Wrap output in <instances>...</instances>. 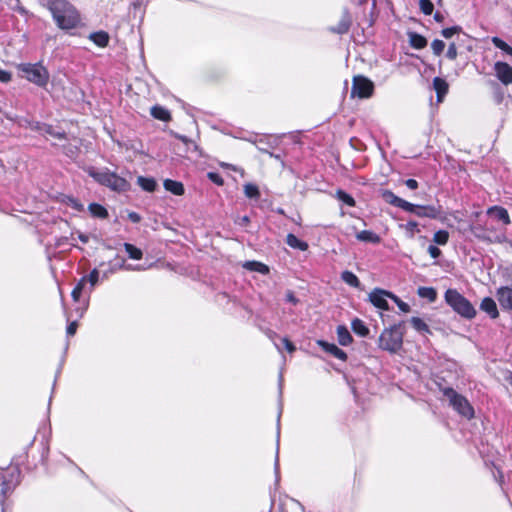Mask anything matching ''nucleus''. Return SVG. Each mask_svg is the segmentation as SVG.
<instances>
[{"label": "nucleus", "instance_id": "1", "mask_svg": "<svg viewBox=\"0 0 512 512\" xmlns=\"http://www.w3.org/2000/svg\"><path fill=\"white\" fill-rule=\"evenodd\" d=\"M47 9L61 30L76 29L81 25V14L68 0H47Z\"/></svg>", "mask_w": 512, "mask_h": 512}, {"label": "nucleus", "instance_id": "2", "mask_svg": "<svg viewBox=\"0 0 512 512\" xmlns=\"http://www.w3.org/2000/svg\"><path fill=\"white\" fill-rule=\"evenodd\" d=\"M86 173L92 177L98 184L108 187L118 193L130 190V183L115 172H111L108 168L98 171L95 167L89 166L85 169Z\"/></svg>", "mask_w": 512, "mask_h": 512}, {"label": "nucleus", "instance_id": "3", "mask_svg": "<svg viewBox=\"0 0 512 512\" xmlns=\"http://www.w3.org/2000/svg\"><path fill=\"white\" fill-rule=\"evenodd\" d=\"M378 345L382 350L397 353L403 345V329L401 322L384 329L379 336Z\"/></svg>", "mask_w": 512, "mask_h": 512}, {"label": "nucleus", "instance_id": "4", "mask_svg": "<svg viewBox=\"0 0 512 512\" xmlns=\"http://www.w3.org/2000/svg\"><path fill=\"white\" fill-rule=\"evenodd\" d=\"M446 303L460 316L471 319L476 316V310L471 302L456 289H448L445 292Z\"/></svg>", "mask_w": 512, "mask_h": 512}, {"label": "nucleus", "instance_id": "5", "mask_svg": "<svg viewBox=\"0 0 512 512\" xmlns=\"http://www.w3.org/2000/svg\"><path fill=\"white\" fill-rule=\"evenodd\" d=\"M441 391L457 413L467 419H472L474 417V409L466 397L457 393L451 387L441 388Z\"/></svg>", "mask_w": 512, "mask_h": 512}, {"label": "nucleus", "instance_id": "6", "mask_svg": "<svg viewBox=\"0 0 512 512\" xmlns=\"http://www.w3.org/2000/svg\"><path fill=\"white\" fill-rule=\"evenodd\" d=\"M22 76L39 87H44L49 81L48 70L40 63H22L18 66Z\"/></svg>", "mask_w": 512, "mask_h": 512}, {"label": "nucleus", "instance_id": "7", "mask_svg": "<svg viewBox=\"0 0 512 512\" xmlns=\"http://www.w3.org/2000/svg\"><path fill=\"white\" fill-rule=\"evenodd\" d=\"M374 83L363 75H355L352 79L351 97L370 98L374 93Z\"/></svg>", "mask_w": 512, "mask_h": 512}, {"label": "nucleus", "instance_id": "8", "mask_svg": "<svg viewBox=\"0 0 512 512\" xmlns=\"http://www.w3.org/2000/svg\"><path fill=\"white\" fill-rule=\"evenodd\" d=\"M406 212L415 214L418 217H427L436 219L439 217L441 211L433 205H416L409 202Z\"/></svg>", "mask_w": 512, "mask_h": 512}, {"label": "nucleus", "instance_id": "9", "mask_svg": "<svg viewBox=\"0 0 512 512\" xmlns=\"http://www.w3.org/2000/svg\"><path fill=\"white\" fill-rule=\"evenodd\" d=\"M352 22H353V18H352L351 13L347 8H345V9H343V11L341 13L339 22L334 26H330L328 28V31L333 34H338V35L346 34L349 32V30L352 26Z\"/></svg>", "mask_w": 512, "mask_h": 512}, {"label": "nucleus", "instance_id": "10", "mask_svg": "<svg viewBox=\"0 0 512 512\" xmlns=\"http://www.w3.org/2000/svg\"><path fill=\"white\" fill-rule=\"evenodd\" d=\"M494 72L497 79L504 85L512 84V66L507 62L497 61L494 64Z\"/></svg>", "mask_w": 512, "mask_h": 512}, {"label": "nucleus", "instance_id": "11", "mask_svg": "<svg viewBox=\"0 0 512 512\" xmlns=\"http://www.w3.org/2000/svg\"><path fill=\"white\" fill-rule=\"evenodd\" d=\"M392 292L376 288L369 294L370 302L381 310H389L387 298L391 299Z\"/></svg>", "mask_w": 512, "mask_h": 512}, {"label": "nucleus", "instance_id": "12", "mask_svg": "<svg viewBox=\"0 0 512 512\" xmlns=\"http://www.w3.org/2000/svg\"><path fill=\"white\" fill-rule=\"evenodd\" d=\"M496 298L504 310H512V287L501 286L496 290Z\"/></svg>", "mask_w": 512, "mask_h": 512}, {"label": "nucleus", "instance_id": "13", "mask_svg": "<svg viewBox=\"0 0 512 512\" xmlns=\"http://www.w3.org/2000/svg\"><path fill=\"white\" fill-rule=\"evenodd\" d=\"M317 344L319 347L322 348L323 351L326 353L332 355L333 357L341 360L346 361L348 359V355L345 351L340 349L337 345L334 343H329L325 340H317Z\"/></svg>", "mask_w": 512, "mask_h": 512}, {"label": "nucleus", "instance_id": "14", "mask_svg": "<svg viewBox=\"0 0 512 512\" xmlns=\"http://www.w3.org/2000/svg\"><path fill=\"white\" fill-rule=\"evenodd\" d=\"M381 196L386 203L393 205L395 207L401 208L404 211H406L407 207H409L408 201L398 197L391 190H388V189L382 190Z\"/></svg>", "mask_w": 512, "mask_h": 512}, {"label": "nucleus", "instance_id": "15", "mask_svg": "<svg viewBox=\"0 0 512 512\" xmlns=\"http://www.w3.org/2000/svg\"><path fill=\"white\" fill-rule=\"evenodd\" d=\"M487 214L490 216H494L495 219L501 221L504 225H509L511 223L507 209L502 206L495 205L488 208Z\"/></svg>", "mask_w": 512, "mask_h": 512}, {"label": "nucleus", "instance_id": "16", "mask_svg": "<svg viewBox=\"0 0 512 512\" xmlns=\"http://www.w3.org/2000/svg\"><path fill=\"white\" fill-rule=\"evenodd\" d=\"M480 309L492 319H495L499 316L497 304L491 297H485L482 299L480 303Z\"/></svg>", "mask_w": 512, "mask_h": 512}, {"label": "nucleus", "instance_id": "17", "mask_svg": "<svg viewBox=\"0 0 512 512\" xmlns=\"http://www.w3.org/2000/svg\"><path fill=\"white\" fill-rule=\"evenodd\" d=\"M433 88L436 92L438 102H441L449 91V85L447 81L441 77H435L433 79Z\"/></svg>", "mask_w": 512, "mask_h": 512}, {"label": "nucleus", "instance_id": "18", "mask_svg": "<svg viewBox=\"0 0 512 512\" xmlns=\"http://www.w3.org/2000/svg\"><path fill=\"white\" fill-rule=\"evenodd\" d=\"M163 186L165 190L169 191L170 193L176 196H182L185 193L184 185L180 181L165 179L163 182Z\"/></svg>", "mask_w": 512, "mask_h": 512}, {"label": "nucleus", "instance_id": "19", "mask_svg": "<svg viewBox=\"0 0 512 512\" xmlns=\"http://www.w3.org/2000/svg\"><path fill=\"white\" fill-rule=\"evenodd\" d=\"M150 113L153 118L163 122H169L172 119L170 111L161 105H154Z\"/></svg>", "mask_w": 512, "mask_h": 512}, {"label": "nucleus", "instance_id": "20", "mask_svg": "<svg viewBox=\"0 0 512 512\" xmlns=\"http://www.w3.org/2000/svg\"><path fill=\"white\" fill-rule=\"evenodd\" d=\"M89 39L98 47L104 48L109 44V34L106 31H97L89 35Z\"/></svg>", "mask_w": 512, "mask_h": 512}, {"label": "nucleus", "instance_id": "21", "mask_svg": "<svg viewBox=\"0 0 512 512\" xmlns=\"http://www.w3.org/2000/svg\"><path fill=\"white\" fill-rule=\"evenodd\" d=\"M337 340L341 346H348L353 342V337L346 326L337 327Z\"/></svg>", "mask_w": 512, "mask_h": 512}, {"label": "nucleus", "instance_id": "22", "mask_svg": "<svg viewBox=\"0 0 512 512\" xmlns=\"http://www.w3.org/2000/svg\"><path fill=\"white\" fill-rule=\"evenodd\" d=\"M286 244L293 248V249H298L300 251H306L308 250L309 248V245L307 242L303 241V240H300L296 235H294L293 233H289L287 236H286Z\"/></svg>", "mask_w": 512, "mask_h": 512}, {"label": "nucleus", "instance_id": "23", "mask_svg": "<svg viewBox=\"0 0 512 512\" xmlns=\"http://www.w3.org/2000/svg\"><path fill=\"white\" fill-rule=\"evenodd\" d=\"M408 37L409 44L415 49L420 50L427 46V39L421 34H418L416 32H410L408 33Z\"/></svg>", "mask_w": 512, "mask_h": 512}, {"label": "nucleus", "instance_id": "24", "mask_svg": "<svg viewBox=\"0 0 512 512\" xmlns=\"http://www.w3.org/2000/svg\"><path fill=\"white\" fill-rule=\"evenodd\" d=\"M356 238L362 242H369L373 244H378L381 241V238L378 234L374 233L370 230H362L356 234Z\"/></svg>", "mask_w": 512, "mask_h": 512}, {"label": "nucleus", "instance_id": "25", "mask_svg": "<svg viewBox=\"0 0 512 512\" xmlns=\"http://www.w3.org/2000/svg\"><path fill=\"white\" fill-rule=\"evenodd\" d=\"M137 183L141 189L146 192H154L157 188V182L152 177L139 176L137 178Z\"/></svg>", "mask_w": 512, "mask_h": 512}, {"label": "nucleus", "instance_id": "26", "mask_svg": "<svg viewBox=\"0 0 512 512\" xmlns=\"http://www.w3.org/2000/svg\"><path fill=\"white\" fill-rule=\"evenodd\" d=\"M88 209L91 215L96 218L105 219L109 215L107 209L99 203L89 204Z\"/></svg>", "mask_w": 512, "mask_h": 512}, {"label": "nucleus", "instance_id": "27", "mask_svg": "<svg viewBox=\"0 0 512 512\" xmlns=\"http://www.w3.org/2000/svg\"><path fill=\"white\" fill-rule=\"evenodd\" d=\"M417 294L419 297L426 299L431 303L437 299V291L433 287H419Z\"/></svg>", "mask_w": 512, "mask_h": 512}, {"label": "nucleus", "instance_id": "28", "mask_svg": "<svg viewBox=\"0 0 512 512\" xmlns=\"http://www.w3.org/2000/svg\"><path fill=\"white\" fill-rule=\"evenodd\" d=\"M244 267L250 271H255L263 275L268 274L270 271L266 264L259 261H248L244 264Z\"/></svg>", "mask_w": 512, "mask_h": 512}, {"label": "nucleus", "instance_id": "29", "mask_svg": "<svg viewBox=\"0 0 512 512\" xmlns=\"http://www.w3.org/2000/svg\"><path fill=\"white\" fill-rule=\"evenodd\" d=\"M123 247L128 254V257L132 260H141L143 258V252L140 248L136 247L131 243H124Z\"/></svg>", "mask_w": 512, "mask_h": 512}, {"label": "nucleus", "instance_id": "30", "mask_svg": "<svg viewBox=\"0 0 512 512\" xmlns=\"http://www.w3.org/2000/svg\"><path fill=\"white\" fill-rule=\"evenodd\" d=\"M341 279L351 287H359L360 281L358 277L351 271L345 270L341 273Z\"/></svg>", "mask_w": 512, "mask_h": 512}, {"label": "nucleus", "instance_id": "31", "mask_svg": "<svg viewBox=\"0 0 512 512\" xmlns=\"http://www.w3.org/2000/svg\"><path fill=\"white\" fill-rule=\"evenodd\" d=\"M336 198L349 207H354L356 205L355 199L342 189H338L336 191Z\"/></svg>", "mask_w": 512, "mask_h": 512}, {"label": "nucleus", "instance_id": "32", "mask_svg": "<svg viewBox=\"0 0 512 512\" xmlns=\"http://www.w3.org/2000/svg\"><path fill=\"white\" fill-rule=\"evenodd\" d=\"M492 43L496 48L512 57V46L508 45L504 40L495 36L492 38Z\"/></svg>", "mask_w": 512, "mask_h": 512}, {"label": "nucleus", "instance_id": "33", "mask_svg": "<svg viewBox=\"0 0 512 512\" xmlns=\"http://www.w3.org/2000/svg\"><path fill=\"white\" fill-rule=\"evenodd\" d=\"M244 194L247 198L258 199L260 197V191L257 185L248 183L244 185Z\"/></svg>", "mask_w": 512, "mask_h": 512}, {"label": "nucleus", "instance_id": "34", "mask_svg": "<svg viewBox=\"0 0 512 512\" xmlns=\"http://www.w3.org/2000/svg\"><path fill=\"white\" fill-rule=\"evenodd\" d=\"M85 284H86V277H82L78 283L75 285V287L73 288L72 292H71V296L73 298L74 301H79L80 297H81V294H82V291L85 287Z\"/></svg>", "mask_w": 512, "mask_h": 512}, {"label": "nucleus", "instance_id": "35", "mask_svg": "<svg viewBox=\"0 0 512 512\" xmlns=\"http://www.w3.org/2000/svg\"><path fill=\"white\" fill-rule=\"evenodd\" d=\"M449 240V232L447 230H438L434 233L433 241L438 245H446Z\"/></svg>", "mask_w": 512, "mask_h": 512}, {"label": "nucleus", "instance_id": "36", "mask_svg": "<svg viewBox=\"0 0 512 512\" xmlns=\"http://www.w3.org/2000/svg\"><path fill=\"white\" fill-rule=\"evenodd\" d=\"M44 130L46 134L55 139L64 140L67 138L65 131H57L53 128L52 125H44Z\"/></svg>", "mask_w": 512, "mask_h": 512}, {"label": "nucleus", "instance_id": "37", "mask_svg": "<svg viewBox=\"0 0 512 512\" xmlns=\"http://www.w3.org/2000/svg\"><path fill=\"white\" fill-rule=\"evenodd\" d=\"M352 330L361 337H365L369 334V329L364 325V322H352Z\"/></svg>", "mask_w": 512, "mask_h": 512}, {"label": "nucleus", "instance_id": "38", "mask_svg": "<svg viewBox=\"0 0 512 512\" xmlns=\"http://www.w3.org/2000/svg\"><path fill=\"white\" fill-rule=\"evenodd\" d=\"M419 7H420L421 12L427 16L431 15L434 10V4L432 3L431 0H420Z\"/></svg>", "mask_w": 512, "mask_h": 512}, {"label": "nucleus", "instance_id": "39", "mask_svg": "<svg viewBox=\"0 0 512 512\" xmlns=\"http://www.w3.org/2000/svg\"><path fill=\"white\" fill-rule=\"evenodd\" d=\"M460 32H462V27L461 26H452V27H448V28H444L441 30V35L445 38V39H449L451 38L453 35L455 34H459Z\"/></svg>", "mask_w": 512, "mask_h": 512}, {"label": "nucleus", "instance_id": "40", "mask_svg": "<svg viewBox=\"0 0 512 512\" xmlns=\"http://www.w3.org/2000/svg\"><path fill=\"white\" fill-rule=\"evenodd\" d=\"M445 48V43L440 39H434L431 43V49L436 56L442 54Z\"/></svg>", "mask_w": 512, "mask_h": 512}, {"label": "nucleus", "instance_id": "41", "mask_svg": "<svg viewBox=\"0 0 512 512\" xmlns=\"http://www.w3.org/2000/svg\"><path fill=\"white\" fill-rule=\"evenodd\" d=\"M18 124L20 126L28 127L35 131H39L42 129V124L40 122H34V121H30L28 119L18 121Z\"/></svg>", "mask_w": 512, "mask_h": 512}, {"label": "nucleus", "instance_id": "42", "mask_svg": "<svg viewBox=\"0 0 512 512\" xmlns=\"http://www.w3.org/2000/svg\"><path fill=\"white\" fill-rule=\"evenodd\" d=\"M391 300H393L398 308L400 309V311L404 312V313H408L410 311V306L409 304H407L406 302L402 301L398 296H396L395 294L391 295Z\"/></svg>", "mask_w": 512, "mask_h": 512}, {"label": "nucleus", "instance_id": "43", "mask_svg": "<svg viewBox=\"0 0 512 512\" xmlns=\"http://www.w3.org/2000/svg\"><path fill=\"white\" fill-rule=\"evenodd\" d=\"M207 177H208V179L212 183H214V184H216L218 186H223L224 185L223 177L219 173H217V172H208L207 173Z\"/></svg>", "mask_w": 512, "mask_h": 512}, {"label": "nucleus", "instance_id": "44", "mask_svg": "<svg viewBox=\"0 0 512 512\" xmlns=\"http://www.w3.org/2000/svg\"><path fill=\"white\" fill-rule=\"evenodd\" d=\"M458 56L457 46L455 42H451L448 46L446 57L449 60H455Z\"/></svg>", "mask_w": 512, "mask_h": 512}, {"label": "nucleus", "instance_id": "45", "mask_svg": "<svg viewBox=\"0 0 512 512\" xmlns=\"http://www.w3.org/2000/svg\"><path fill=\"white\" fill-rule=\"evenodd\" d=\"M86 277V282H90L91 287H94L95 284L98 282L99 279V271L95 268L93 269L88 276Z\"/></svg>", "mask_w": 512, "mask_h": 512}, {"label": "nucleus", "instance_id": "46", "mask_svg": "<svg viewBox=\"0 0 512 512\" xmlns=\"http://www.w3.org/2000/svg\"><path fill=\"white\" fill-rule=\"evenodd\" d=\"M405 229L406 231L410 232L412 235L414 233H418L420 232V229L418 227V223L416 221H408L406 224H405Z\"/></svg>", "mask_w": 512, "mask_h": 512}, {"label": "nucleus", "instance_id": "47", "mask_svg": "<svg viewBox=\"0 0 512 512\" xmlns=\"http://www.w3.org/2000/svg\"><path fill=\"white\" fill-rule=\"evenodd\" d=\"M412 326L418 332H429L427 322H411Z\"/></svg>", "mask_w": 512, "mask_h": 512}, {"label": "nucleus", "instance_id": "48", "mask_svg": "<svg viewBox=\"0 0 512 512\" xmlns=\"http://www.w3.org/2000/svg\"><path fill=\"white\" fill-rule=\"evenodd\" d=\"M283 345H284V348L289 352V353H293L295 350H296V347L295 345L286 337L282 338L281 339Z\"/></svg>", "mask_w": 512, "mask_h": 512}, {"label": "nucleus", "instance_id": "49", "mask_svg": "<svg viewBox=\"0 0 512 512\" xmlns=\"http://www.w3.org/2000/svg\"><path fill=\"white\" fill-rule=\"evenodd\" d=\"M428 253L432 258H438L441 255V250L437 246L429 245Z\"/></svg>", "mask_w": 512, "mask_h": 512}, {"label": "nucleus", "instance_id": "50", "mask_svg": "<svg viewBox=\"0 0 512 512\" xmlns=\"http://www.w3.org/2000/svg\"><path fill=\"white\" fill-rule=\"evenodd\" d=\"M78 328V322H70L67 326L66 333L68 336H73Z\"/></svg>", "mask_w": 512, "mask_h": 512}, {"label": "nucleus", "instance_id": "51", "mask_svg": "<svg viewBox=\"0 0 512 512\" xmlns=\"http://www.w3.org/2000/svg\"><path fill=\"white\" fill-rule=\"evenodd\" d=\"M11 80V74L0 68V82L7 83Z\"/></svg>", "mask_w": 512, "mask_h": 512}, {"label": "nucleus", "instance_id": "52", "mask_svg": "<svg viewBox=\"0 0 512 512\" xmlns=\"http://www.w3.org/2000/svg\"><path fill=\"white\" fill-rule=\"evenodd\" d=\"M405 185H406L409 189H411V190H416V189L418 188V186H419V184H418L417 180L412 179V178L407 179V180L405 181Z\"/></svg>", "mask_w": 512, "mask_h": 512}, {"label": "nucleus", "instance_id": "53", "mask_svg": "<svg viewBox=\"0 0 512 512\" xmlns=\"http://www.w3.org/2000/svg\"><path fill=\"white\" fill-rule=\"evenodd\" d=\"M286 301L292 303V304H297L298 303V299L295 297L294 295V292L291 291V290H288L287 293H286Z\"/></svg>", "mask_w": 512, "mask_h": 512}, {"label": "nucleus", "instance_id": "54", "mask_svg": "<svg viewBox=\"0 0 512 512\" xmlns=\"http://www.w3.org/2000/svg\"><path fill=\"white\" fill-rule=\"evenodd\" d=\"M128 218L133 222V223H139L141 221V216L136 213V212H130L128 214Z\"/></svg>", "mask_w": 512, "mask_h": 512}, {"label": "nucleus", "instance_id": "55", "mask_svg": "<svg viewBox=\"0 0 512 512\" xmlns=\"http://www.w3.org/2000/svg\"><path fill=\"white\" fill-rule=\"evenodd\" d=\"M144 4V0H135L132 3V7L134 10L140 9Z\"/></svg>", "mask_w": 512, "mask_h": 512}, {"label": "nucleus", "instance_id": "56", "mask_svg": "<svg viewBox=\"0 0 512 512\" xmlns=\"http://www.w3.org/2000/svg\"><path fill=\"white\" fill-rule=\"evenodd\" d=\"M434 20H435L436 22L441 23V22H443V21H444V16H443L440 12H436V13L434 14Z\"/></svg>", "mask_w": 512, "mask_h": 512}, {"label": "nucleus", "instance_id": "57", "mask_svg": "<svg viewBox=\"0 0 512 512\" xmlns=\"http://www.w3.org/2000/svg\"><path fill=\"white\" fill-rule=\"evenodd\" d=\"M508 381L509 383L512 385V373L510 374V376L508 377Z\"/></svg>", "mask_w": 512, "mask_h": 512}, {"label": "nucleus", "instance_id": "58", "mask_svg": "<svg viewBox=\"0 0 512 512\" xmlns=\"http://www.w3.org/2000/svg\"><path fill=\"white\" fill-rule=\"evenodd\" d=\"M6 118H7L8 120L15 121V119H14V118H12V117H10L9 115H6Z\"/></svg>", "mask_w": 512, "mask_h": 512}, {"label": "nucleus", "instance_id": "59", "mask_svg": "<svg viewBox=\"0 0 512 512\" xmlns=\"http://www.w3.org/2000/svg\"><path fill=\"white\" fill-rule=\"evenodd\" d=\"M410 320L416 321V320H421V319L419 317H412Z\"/></svg>", "mask_w": 512, "mask_h": 512}, {"label": "nucleus", "instance_id": "60", "mask_svg": "<svg viewBox=\"0 0 512 512\" xmlns=\"http://www.w3.org/2000/svg\"><path fill=\"white\" fill-rule=\"evenodd\" d=\"M243 220H244V222H248L249 221L248 217H246V216L243 218Z\"/></svg>", "mask_w": 512, "mask_h": 512}]
</instances>
